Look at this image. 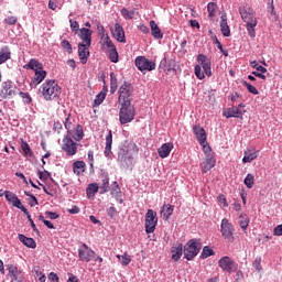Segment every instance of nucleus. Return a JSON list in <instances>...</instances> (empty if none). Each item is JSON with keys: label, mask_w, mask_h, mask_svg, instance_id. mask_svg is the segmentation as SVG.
Wrapping results in <instances>:
<instances>
[{"label": "nucleus", "mask_w": 282, "mask_h": 282, "mask_svg": "<svg viewBox=\"0 0 282 282\" xmlns=\"http://www.w3.org/2000/svg\"><path fill=\"white\" fill-rule=\"evenodd\" d=\"M40 93L42 94L44 100H56L61 96V86L58 82L54 79H47L40 87Z\"/></svg>", "instance_id": "nucleus-1"}, {"label": "nucleus", "mask_w": 282, "mask_h": 282, "mask_svg": "<svg viewBox=\"0 0 282 282\" xmlns=\"http://www.w3.org/2000/svg\"><path fill=\"white\" fill-rule=\"evenodd\" d=\"M239 14L242 19V21L246 22V28L248 31V34L251 39H254L257 36V31L254 30L257 28V18L254 17V12L252 10H246L243 8H239Z\"/></svg>", "instance_id": "nucleus-2"}, {"label": "nucleus", "mask_w": 282, "mask_h": 282, "mask_svg": "<svg viewBox=\"0 0 282 282\" xmlns=\"http://www.w3.org/2000/svg\"><path fill=\"white\" fill-rule=\"evenodd\" d=\"M133 100V86L124 82L118 89V105H131Z\"/></svg>", "instance_id": "nucleus-3"}, {"label": "nucleus", "mask_w": 282, "mask_h": 282, "mask_svg": "<svg viewBox=\"0 0 282 282\" xmlns=\"http://www.w3.org/2000/svg\"><path fill=\"white\" fill-rule=\"evenodd\" d=\"M199 250H202V242L197 239H191L184 246V259H186L187 261H193V259L197 257V254H199Z\"/></svg>", "instance_id": "nucleus-4"}, {"label": "nucleus", "mask_w": 282, "mask_h": 282, "mask_svg": "<svg viewBox=\"0 0 282 282\" xmlns=\"http://www.w3.org/2000/svg\"><path fill=\"white\" fill-rule=\"evenodd\" d=\"M119 121L122 124H129V122H133L135 118V108L131 104H119Z\"/></svg>", "instance_id": "nucleus-5"}, {"label": "nucleus", "mask_w": 282, "mask_h": 282, "mask_svg": "<svg viewBox=\"0 0 282 282\" xmlns=\"http://www.w3.org/2000/svg\"><path fill=\"white\" fill-rule=\"evenodd\" d=\"M218 267L223 272H227L228 274H232V272L239 270V264L228 256H224L218 260Z\"/></svg>", "instance_id": "nucleus-6"}, {"label": "nucleus", "mask_w": 282, "mask_h": 282, "mask_svg": "<svg viewBox=\"0 0 282 282\" xmlns=\"http://www.w3.org/2000/svg\"><path fill=\"white\" fill-rule=\"evenodd\" d=\"M155 226H158V213L153 209H148L145 214V232L151 235L155 232Z\"/></svg>", "instance_id": "nucleus-7"}, {"label": "nucleus", "mask_w": 282, "mask_h": 282, "mask_svg": "<svg viewBox=\"0 0 282 282\" xmlns=\"http://www.w3.org/2000/svg\"><path fill=\"white\" fill-rule=\"evenodd\" d=\"M134 63H135V67L140 72H153V69H155V62L149 61L144 56H138Z\"/></svg>", "instance_id": "nucleus-8"}, {"label": "nucleus", "mask_w": 282, "mask_h": 282, "mask_svg": "<svg viewBox=\"0 0 282 282\" xmlns=\"http://www.w3.org/2000/svg\"><path fill=\"white\" fill-rule=\"evenodd\" d=\"M78 258L80 261L85 263H89L91 259L96 258V251L91 250L87 243H83L82 247L78 249Z\"/></svg>", "instance_id": "nucleus-9"}, {"label": "nucleus", "mask_w": 282, "mask_h": 282, "mask_svg": "<svg viewBox=\"0 0 282 282\" xmlns=\"http://www.w3.org/2000/svg\"><path fill=\"white\" fill-rule=\"evenodd\" d=\"M100 45L101 50L106 53L110 50L116 48V44H113V41H111V37H109V34L105 33V26H100Z\"/></svg>", "instance_id": "nucleus-10"}, {"label": "nucleus", "mask_w": 282, "mask_h": 282, "mask_svg": "<svg viewBox=\"0 0 282 282\" xmlns=\"http://www.w3.org/2000/svg\"><path fill=\"white\" fill-rule=\"evenodd\" d=\"M220 232L224 239H227L228 241H232V239H235L232 236V232H235V226L228 221V218H224L221 220Z\"/></svg>", "instance_id": "nucleus-11"}, {"label": "nucleus", "mask_w": 282, "mask_h": 282, "mask_svg": "<svg viewBox=\"0 0 282 282\" xmlns=\"http://www.w3.org/2000/svg\"><path fill=\"white\" fill-rule=\"evenodd\" d=\"M59 118L64 122V127L67 130V134L72 135V132L76 128V124H78L76 123V120L72 118V115L67 113L66 111L59 112Z\"/></svg>", "instance_id": "nucleus-12"}, {"label": "nucleus", "mask_w": 282, "mask_h": 282, "mask_svg": "<svg viewBox=\"0 0 282 282\" xmlns=\"http://www.w3.org/2000/svg\"><path fill=\"white\" fill-rule=\"evenodd\" d=\"M62 149L65 151L66 155H76V153H78V147L69 135L64 137Z\"/></svg>", "instance_id": "nucleus-13"}, {"label": "nucleus", "mask_w": 282, "mask_h": 282, "mask_svg": "<svg viewBox=\"0 0 282 282\" xmlns=\"http://www.w3.org/2000/svg\"><path fill=\"white\" fill-rule=\"evenodd\" d=\"M246 113V110H241L237 108V106H234L231 108H228L223 116L225 118H238L239 120H243V115Z\"/></svg>", "instance_id": "nucleus-14"}, {"label": "nucleus", "mask_w": 282, "mask_h": 282, "mask_svg": "<svg viewBox=\"0 0 282 282\" xmlns=\"http://www.w3.org/2000/svg\"><path fill=\"white\" fill-rule=\"evenodd\" d=\"M197 61L202 65L206 76H208V78H210V76H213V70L210 68V61L208 59V57H206V55H204V54H199L197 56Z\"/></svg>", "instance_id": "nucleus-15"}, {"label": "nucleus", "mask_w": 282, "mask_h": 282, "mask_svg": "<svg viewBox=\"0 0 282 282\" xmlns=\"http://www.w3.org/2000/svg\"><path fill=\"white\" fill-rule=\"evenodd\" d=\"M47 77V72L42 68L41 70H36L34 73V76L31 79V86L32 87H39V85H41L42 82L45 80V78Z\"/></svg>", "instance_id": "nucleus-16"}, {"label": "nucleus", "mask_w": 282, "mask_h": 282, "mask_svg": "<svg viewBox=\"0 0 282 282\" xmlns=\"http://www.w3.org/2000/svg\"><path fill=\"white\" fill-rule=\"evenodd\" d=\"M99 182L100 195H105V193H109V174L107 172H101Z\"/></svg>", "instance_id": "nucleus-17"}, {"label": "nucleus", "mask_w": 282, "mask_h": 282, "mask_svg": "<svg viewBox=\"0 0 282 282\" xmlns=\"http://www.w3.org/2000/svg\"><path fill=\"white\" fill-rule=\"evenodd\" d=\"M91 30L87 28H82L79 31V39L83 41L86 47H91Z\"/></svg>", "instance_id": "nucleus-18"}, {"label": "nucleus", "mask_w": 282, "mask_h": 282, "mask_svg": "<svg viewBox=\"0 0 282 282\" xmlns=\"http://www.w3.org/2000/svg\"><path fill=\"white\" fill-rule=\"evenodd\" d=\"M78 56L83 65L87 63V58H89V46L85 43L78 44Z\"/></svg>", "instance_id": "nucleus-19"}, {"label": "nucleus", "mask_w": 282, "mask_h": 282, "mask_svg": "<svg viewBox=\"0 0 282 282\" xmlns=\"http://www.w3.org/2000/svg\"><path fill=\"white\" fill-rule=\"evenodd\" d=\"M113 37L119 43H127V39L124 37V29L122 25H120V23L115 24Z\"/></svg>", "instance_id": "nucleus-20"}, {"label": "nucleus", "mask_w": 282, "mask_h": 282, "mask_svg": "<svg viewBox=\"0 0 282 282\" xmlns=\"http://www.w3.org/2000/svg\"><path fill=\"white\" fill-rule=\"evenodd\" d=\"M216 162L217 161L215 160V155L206 156V160L200 164V169H202L203 173H208V171H210V169H214Z\"/></svg>", "instance_id": "nucleus-21"}, {"label": "nucleus", "mask_w": 282, "mask_h": 282, "mask_svg": "<svg viewBox=\"0 0 282 282\" xmlns=\"http://www.w3.org/2000/svg\"><path fill=\"white\" fill-rule=\"evenodd\" d=\"M193 131L196 135V140L199 144H206V130L202 128L200 126H194Z\"/></svg>", "instance_id": "nucleus-22"}, {"label": "nucleus", "mask_w": 282, "mask_h": 282, "mask_svg": "<svg viewBox=\"0 0 282 282\" xmlns=\"http://www.w3.org/2000/svg\"><path fill=\"white\" fill-rule=\"evenodd\" d=\"M172 252V260L177 261L178 259H182V254H184V246L182 243H176L171 248Z\"/></svg>", "instance_id": "nucleus-23"}, {"label": "nucleus", "mask_w": 282, "mask_h": 282, "mask_svg": "<svg viewBox=\"0 0 282 282\" xmlns=\"http://www.w3.org/2000/svg\"><path fill=\"white\" fill-rule=\"evenodd\" d=\"M171 151H173V143H163L161 148L158 149L159 156L164 159L171 155Z\"/></svg>", "instance_id": "nucleus-24"}, {"label": "nucleus", "mask_w": 282, "mask_h": 282, "mask_svg": "<svg viewBox=\"0 0 282 282\" xmlns=\"http://www.w3.org/2000/svg\"><path fill=\"white\" fill-rule=\"evenodd\" d=\"M24 69H32L35 72H41L43 69V63L39 62L36 58H31L28 64L24 65Z\"/></svg>", "instance_id": "nucleus-25"}, {"label": "nucleus", "mask_w": 282, "mask_h": 282, "mask_svg": "<svg viewBox=\"0 0 282 282\" xmlns=\"http://www.w3.org/2000/svg\"><path fill=\"white\" fill-rule=\"evenodd\" d=\"M220 31L223 36H230V26L228 25V17L226 14L220 18Z\"/></svg>", "instance_id": "nucleus-26"}, {"label": "nucleus", "mask_w": 282, "mask_h": 282, "mask_svg": "<svg viewBox=\"0 0 282 282\" xmlns=\"http://www.w3.org/2000/svg\"><path fill=\"white\" fill-rule=\"evenodd\" d=\"M68 138L69 135H72V138H74V140H76V142H80V140H83V138L85 137V132L83 131V126L80 124H76L75 129H73L72 134H67Z\"/></svg>", "instance_id": "nucleus-27"}, {"label": "nucleus", "mask_w": 282, "mask_h": 282, "mask_svg": "<svg viewBox=\"0 0 282 282\" xmlns=\"http://www.w3.org/2000/svg\"><path fill=\"white\" fill-rule=\"evenodd\" d=\"M174 207L171 204H165L161 207V217L162 219L169 220L171 215H173Z\"/></svg>", "instance_id": "nucleus-28"}, {"label": "nucleus", "mask_w": 282, "mask_h": 282, "mask_svg": "<svg viewBox=\"0 0 282 282\" xmlns=\"http://www.w3.org/2000/svg\"><path fill=\"white\" fill-rule=\"evenodd\" d=\"M18 239L23 243V246H26V248H36V241L34 238H28L25 235L19 234Z\"/></svg>", "instance_id": "nucleus-29"}, {"label": "nucleus", "mask_w": 282, "mask_h": 282, "mask_svg": "<svg viewBox=\"0 0 282 282\" xmlns=\"http://www.w3.org/2000/svg\"><path fill=\"white\" fill-rule=\"evenodd\" d=\"M118 162L124 166L127 164L128 160H131V156L129 155V150L121 148L118 152Z\"/></svg>", "instance_id": "nucleus-30"}, {"label": "nucleus", "mask_w": 282, "mask_h": 282, "mask_svg": "<svg viewBox=\"0 0 282 282\" xmlns=\"http://www.w3.org/2000/svg\"><path fill=\"white\" fill-rule=\"evenodd\" d=\"M151 34L154 39H164V34H162V30L158 26L155 21H150Z\"/></svg>", "instance_id": "nucleus-31"}, {"label": "nucleus", "mask_w": 282, "mask_h": 282, "mask_svg": "<svg viewBox=\"0 0 282 282\" xmlns=\"http://www.w3.org/2000/svg\"><path fill=\"white\" fill-rule=\"evenodd\" d=\"M111 144H113V134L111 131L106 137V148H105V155L106 158H110L111 155Z\"/></svg>", "instance_id": "nucleus-32"}, {"label": "nucleus", "mask_w": 282, "mask_h": 282, "mask_svg": "<svg viewBox=\"0 0 282 282\" xmlns=\"http://www.w3.org/2000/svg\"><path fill=\"white\" fill-rule=\"evenodd\" d=\"M99 188H100V185H98V183L89 184L88 187L86 188V195L88 199H91V197H95Z\"/></svg>", "instance_id": "nucleus-33"}, {"label": "nucleus", "mask_w": 282, "mask_h": 282, "mask_svg": "<svg viewBox=\"0 0 282 282\" xmlns=\"http://www.w3.org/2000/svg\"><path fill=\"white\" fill-rule=\"evenodd\" d=\"M85 166H87L85 164L84 161H76L73 163V173H75V175H80V173H85Z\"/></svg>", "instance_id": "nucleus-34"}, {"label": "nucleus", "mask_w": 282, "mask_h": 282, "mask_svg": "<svg viewBox=\"0 0 282 282\" xmlns=\"http://www.w3.org/2000/svg\"><path fill=\"white\" fill-rule=\"evenodd\" d=\"M7 268H8L9 274L11 276V281H18L19 275L21 274V271H19V268H17L13 264H8Z\"/></svg>", "instance_id": "nucleus-35"}, {"label": "nucleus", "mask_w": 282, "mask_h": 282, "mask_svg": "<svg viewBox=\"0 0 282 282\" xmlns=\"http://www.w3.org/2000/svg\"><path fill=\"white\" fill-rule=\"evenodd\" d=\"M258 153H259L258 151H256V152L246 151L245 156L242 159L243 164H248V163L252 162L253 160H257V158L259 155Z\"/></svg>", "instance_id": "nucleus-36"}, {"label": "nucleus", "mask_w": 282, "mask_h": 282, "mask_svg": "<svg viewBox=\"0 0 282 282\" xmlns=\"http://www.w3.org/2000/svg\"><path fill=\"white\" fill-rule=\"evenodd\" d=\"M107 87L104 86L101 91L95 98V105H102L105 102V98H107Z\"/></svg>", "instance_id": "nucleus-37"}, {"label": "nucleus", "mask_w": 282, "mask_h": 282, "mask_svg": "<svg viewBox=\"0 0 282 282\" xmlns=\"http://www.w3.org/2000/svg\"><path fill=\"white\" fill-rule=\"evenodd\" d=\"M105 54H108V58L109 61H111V63H118L119 61V55H118V48H110V51H106Z\"/></svg>", "instance_id": "nucleus-38"}, {"label": "nucleus", "mask_w": 282, "mask_h": 282, "mask_svg": "<svg viewBox=\"0 0 282 282\" xmlns=\"http://www.w3.org/2000/svg\"><path fill=\"white\" fill-rule=\"evenodd\" d=\"M118 91V78L115 73H110V94Z\"/></svg>", "instance_id": "nucleus-39"}, {"label": "nucleus", "mask_w": 282, "mask_h": 282, "mask_svg": "<svg viewBox=\"0 0 282 282\" xmlns=\"http://www.w3.org/2000/svg\"><path fill=\"white\" fill-rule=\"evenodd\" d=\"M207 12H208L209 19H215V13L217 12V3L209 2L207 4Z\"/></svg>", "instance_id": "nucleus-40"}, {"label": "nucleus", "mask_w": 282, "mask_h": 282, "mask_svg": "<svg viewBox=\"0 0 282 282\" xmlns=\"http://www.w3.org/2000/svg\"><path fill=\"white\" fill-rule=\"evenodd\" d=\"M2 89L4 91V96H14V90H12V84H10V82H4L2 84Z\"/></svg>", "instance_id": "nucleus-41"}, {"label": "nucleus", "mask_w": 282, "mask_h": 282, "mask_svg": "<svg viewBox=\"0 0 282 282\" xmlns=\"http://www.w3.org/2000/svg\"><path fill=\"white\" fill-rule=\"evenodd\" d=\"M215 251L209 248L208 246L203 248V251L200 253V259H208V257H214Z\"/></svg>", "instance_id": "nucleus-42"}, {"label": "nucleus", "mask_w": 282, "mask_h": 282, "mask_svg": "<svg viewBox=\"0 0 282 282\" xmlns=\"http://www.w3.org/2000/svg\"><path fill=\"white\" fill-rule=\"evenodd\" d=\"M121 15L123 19L131 20L133 17H135V11L123 8L121 9Z\"/></svg>", "instance_id": "nucleus-43"}, {"label": "nucleus", "mask_w": 282, "mask_h": 282, "mask_svg": "<svg viewBox=\"0 0 282 282\" xmlns=\"http://www.w3.org/2000/svg\"><path fill=\"white\" fill-rule=\"evenodd\" d=\"M21 149L24 155H28V158H32L34 155V153L32 152V148H30V144H28V142L23 141L21 144Z\"/></svg>", "instance_id": "nucleus-44"}, {"label": "nucleus", "mask_w": 282, "mask_h": 282, "mask_svg": "<svg viewBox=\"0 0 282 282\" xmlns=\"http://www.w3.org/2000/svg\"><path fill=\"white\" fill-rule=\"evenodd\" d=\"M242 85L247 88L249 94H253V96H258L259 90L253 85L249 84L248 82H243Z\"/></svg>", "instance_id": "nucleus-45"}, {"label": "nucleus", "mask_w": 282, "mask_h": 282, "mask_svg": "<svg viewBox=\"0 0 282 282\" xmlns=\"http://www.w3.org/2000/svg\"><path fill=\"white\" fill-rule=\"evenodd\" d=\"M119 261H121V265H129L131 263V256L124 253L122 256H117Z\"/></svg>", "instance_id": "nucleus-46"}, {"label": "nucleus", "mask_w": 282, "mask_h": 282, "mask_svg": "<svg viewBox=\"0 0 282 282\" xmlns=\"http://www.w3.org/2000/svg\"><path fill=\"white\" fill-rule=\"evenodd\" d=\"M245 185L247 186V188H252V186H254V175L247 174L245 178Z\"/></svg>", "instance_id": "nucleus-47"}, {"label": "nucleus", "mask_w": 282, "mask_h": 282, "mask_svg": "<svg viewBox=\"0 0 282 282\" xmlns=\"http://www.w3.org/2000/svg\"><path fill=\"white\" fill-rule=\"evenodd\" d=\"M250 66L253 67V69H257V72H261V74H265L268 72V68L259 65L257 61L251 62Z\"/></svg>", "instance_id": "nucleus-48"}, {"label": "nucleus", "mask_w": 282, "mask_h": 282, "mask_svg": "<svg viewBox=\"0 0 282 282\" xmlns=\"http://www.w3.org/2000/svg\"><path fill=\"white\" fill-rule=\"evenodd\" d=\"M195 76L198 78V80H204L206 78V75H204V72H202V66H195Z\"/></svg>", "instance_id": "nucleus-49"}, {"label": "nucleus", "mask_w": 282, "mask_h": 282, "mask_svg": "<svg viewBox=\"0 0 282 282\" xmlns=\"http://www.w3.org/2000/svg\"><path fill=\"white\" fill-rule=\"evenodd\" d=\"M4 195H6V199H8L11 204L15 203L19 199V197L15 196V194L12 192L7 191L4 192Z\"/></svg>", "instance_id": "nucleus-50"}, {"label": "nucleus", "mask_w": 282, "mask_h": 282, "mask_svg": "<svg viewBox=\"0 0 282 282\" xmlns=\"http://www.w3.org/2000/svg\"><path fill=\"white\" fill-rule=\"evenodd\" d=\"M13 206L15 208H19L20 210H22V213H24V215H28V208H25V206H23V204L21 203V199H17L14 203H13Z\"/></svg>", "instance_id": "nucleus-51"}, {"label": "nucleus", "mask_w": 282, "mask_h": 282, "mask_svg": "<svg viewBox=\"0 0 282 282\" xmlns=\"http://www.w3.org/2000/svg\"><path fill=\"white\" fill-rule=\"evenodd\" d=\"M240 227L242 230H248V226H250V219L249 218H243V216H240Z\"/></svg>", "instance_id": "nucleus-52"}, {"label": "nucleus", "mask_w": 282, "mask_h": 282, "mask_svg": "<svg viewBox=\"0 0 282 282\" xmlns=\"http://www.w3.org/2000/svg\"><path fill=\"white\" fill-rule=\"evenodd\" d=\"M200 147H203V151H204L206 158H208V155H213V148H210V145H208V142L205 141V143L200 144Z\"/></svg>", "instance_id": "nucleus-53"}, {"label": "nucleus", "mask_w": 282, "mask_h": 282, "mask_svg": "<svg viewBox=\"0 0 282 282\" xmlns=\"http://www.w3.org/2000/svg\"><path fill=\"white\" fill-rule=\"evenodd\" d=\"M122 192L120 191V185L118 184V182H113V187L111 191V195H115L116 197H118V195H120Z\"/></svg>", "instance_id": "nucleus-54"}, {"label": "nucleus", "mask_w": 282, "mask_h": 282, "mask_svg": "<svg viewBox=\"0 0 282 282\" xmlns=\"http://www.w3.org/2000/svg\"><path fill=\"white\" fill-rule=\"evenodd\" d=\"M24 215H26V217H28V219H29V221H30V224H31V228H32V230L34 231V232H37V235H39V228H36V224H34V220L32 219V215H30V212H28V214H24Z\"/></svg>", "instance_id": "nucleus-55"}, {"label": "nucleus", "mask_w": 282, "mask_h": 282, "mask_svg": "<svg viewBox=\"0 0 282 282\" xmlns=\"http://www.w3.org/2000/svg\"><path fill=\"white\" fill-rule=\"evenodd\" d=\"M35 279H37V282H45L47 280L45 273L39 270L35 271Z\"/></svg>", "instance_id": "nucleus-56"}, {"label": "nucleus", "mask_w": 282, "mask_h": 282, "mask_svg": "<svg viewBox=\"0 0 282 282\" xmlns=\"http://www.w3.org/2000/svg\"><path fill=\"white\" fill-rule=\"evenodd\" d=\"M62 47L63 50H66L68 54H72V44L67 40L62 41Z\"/></svg>", "instance_id": "nucleus-57"}, {"label": "nucleus", "mask_w": 282, "mask_h": 282, "mask_svg": "<svg viewBox=\"0 0 282 282\" xmlns=\"http://www.w3.org/2000/svg\"><path fill=\"white\" fill-rule=\"evenodd\" d=\"M20 97L26 102V105H30L32 102V97H30V94L20 91Z\"/></svg>", "instance_id": "nucleus-58"}, {"label": "nucleus", "mask_w": 282, "mask_h": 282, "mask_svg": "<svg viewBox=\"0 0 282 282\" xmlns=\"http://www.w3.org/2000/svg\"><path fill=\"white\" fill-rule=\"evenodd\" d=\"M9 58H10V52L0 53V65H2V63H6V61H9Z\"/></svg>", "instance_id": "nucleus-59"}, {"label": "nucleus", "mask_w": 282, "mask_h": 282, "mask_svg": "<svg viewBox=\"0 0 282 282\" xmlns=\"http://www.w3.org/2000/svg\"><path fill=\"white\" fill-rule=\"evenodd\" d=\"M69 23H70V29L73 30V32H75V34H78V29L80 28L78 22L69 20Z\"/></svg>", "instance_id": "nucleus-60"}, {"label": "nucleus", "mask_w": 282, "mask_h": 282, "mask_svg": "<svg viewBox=\"0 0 282 282\" xmlns=\"http://www.w3.org/2000/svg\"><path fill=\"white\" fill-rule=\"evenodd\" d=\"M17 17H9L4 20V23H7V25H17Z\"/></svg>", "instance_id": "nucleus-61"}, {"label": "nucleus", "mask_w": 282, "mask_h": 282, "mask_svg": "<svg viewBox=\"0 0 282 282\" xmlns=\"http://www.w3.org/2000/svg\"><path fill=\"white\" fill-rule=\"evenodd\" d=\"M253 265L258 272H261V257H257L253 261Z\"/></svg>", "instance_id": "nucleus-62"}, {"label": "nucleus", "mask_w": 282, "mask_h": 282, "mask_svg": "<svg viewBox=\"0 0 282 282\" xmlns=\"http://www.w3.org/2000/svg\"><path fill=\"white\" fill-rule=\"evenodd\" d=\"M273 235L275 237H281L282 236V225H278L274 229H273Z\"/></svg>", "instance_id": "nucleus-63"}, {"label": "nucleus", "mask_w": 282, "mask_h": 282, "mask_svg": "<svg viewBox=\"0 0 282 282\" xmlns=\"http://www.w3.org/2000/svg\"><path fill=\"white\" fill-rule=\"evenodd\" d=\"M45 215L48 217V219H58L61 217L57 213L54 212H45Z\"/></svg>", "instance_id": "nucleus-64"}]
</instances>
